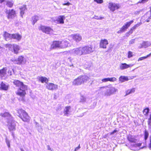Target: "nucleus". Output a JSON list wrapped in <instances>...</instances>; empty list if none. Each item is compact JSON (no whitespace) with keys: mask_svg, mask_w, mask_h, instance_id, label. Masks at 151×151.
<instances>
[{"mask_svg":"<svg viewBox=\"0 0 151 151\" xmlns=\"http://www.w3.org/2000/svg\"><path fill=\"white\" fill-rule=\"evenodd\" d=\"M24 57L22 56H19L17 59V63L18 64H20L22 63L23 61Z\"/></svg>","mask_w":151,"mask_h":151,"instance_id":"7c9ffc66","label":"nucleus"},{"mask_svg":"<svg viewBox=\"0 0 151 151\" xmlns=\"http://www.w3.org/2000/svg\"><path fill=\"white\" fill-rule=\"evenodd\" d=\"M150 14H151V6L150 7Z\"/></svg>","mask_w":151,"mask_h":151,"instance_id":"864d4df0","label":"nucleus"},{"mask_svg":"<svg viewBox=\"0 0 151 151\" xmlns=\"http://www.w3.org/2000/svg\"><path fill=\"white\" fill-rule=\"evenodd\" d=\"M6 13L7 14V17L8 19L12 18L13 16H14L16 14V11L13 9L9 10L8 12L6 11Z\"/></svg>","mask_w":151,"mask_h":151,"instance_id":"4468645a","label":"nucleus"},{"mask_svg":"<svg viewBox=\"0 0 151 151\" xmlns=\"http://www.w3.org/2000/svg\"><path fill=\"white\" fill-rule=\"evenodd\" d=\"M13 83L16 86L19 87L16 92V94L20 97L18 99L19 100V101H25L26 91L27 89V86L24 84L23 82L18 80H14Z\"/></svg>","mask_w":151,"mask_h":151,"instance_id":"f257e3e1","label":"nucleus"},{"mask_svg":"<svg viewBox=\"0 0 151 151\" xmlns=\"http://www.w3.org/2000/svg\"><path fill=\"white\" fill-rule=\"evenodd\" d=\"M141 24L140 23H139L134 25L133 27L131 28V29L133 30V31L135 30L136 29L137 27H138L139 26H140Z\"/></svg>","mask_w":151,"mask_h":151,"instance_id":"4c0bfd02","label":"nucleus"},{"mask_svg":"<svg viewBox=\"0 0 151 151\" xmlns=\"http://www.w3.org/2000/svg\"><path fill=\"white\" fill-rule=\"evenodd\" d=\"M135 91V88H132L130 89H128L126 91L125 95H127L130 93H134Z\"/></svg>","mask_w":151,"mask_h":151,"instance_id":"2f4dec72","label":"nucleus"},{"mask_svg":"<svg viewBox=\"0 0 151 151\" xmlns=\"http://www.w3.org/2000/svg\"><path fill=\"white\" fill-rule=\"evenodd\" d=\"M3 37L6 40L7 39L12 37V35L6 31H5L4 33Z\"/></svg>","mask_w":151,"mask_h":151,"instance_id":"bb28decb","label":"nucleus"},{"mask_svg":"<svg viewBox=\"0 0 151 151\" xmlns=\"http://www.w3.org/2000/svg\"><path fill=\"white\" fill-rule=\"evenodd\" d=\"M6 70L5 68H3L0 70V77L2 78L4 76L6 73Z\"/></svg>","mask_w":151,"mask_h":151,"instance_id":"a878e982","label":"nucleus"},{"mask_svg":"<svg viewBox=\"0 0 151 151\" xmlns=\"http://www.w3.org/2000/svg\"><path fill=\"white\" fill-rule=\"evenodd\" d=\"M71 4L68 1L67 2L65 3H64L63 4V5H67V6H69L70 5H71Z\"/></svg>","mask_w":151,"mask_h":151,"instance_id":"a18cd8bd","label":"nucleus"},{"mask_svg":"<svg viewBox=\"0 0 151 151\" xmlns=\"http://www.w3.org/2000/svg\"><path fill=\"white\" fill-rule=\"evenodd\" d=\"M133 22V20H132L126 22L120 29V30L117 32V33L120 34L127 30L130 26L131 24Z\"/></svg>","mask_w":151,"mask_h":151,"instance_id":"0eeeda50","label":"nucleus"},{"mask_svg":"<svg viewBox=\"0 0 151 151\" xmlns=\"http://www.w3.org/2000/svg\"><path fill=\"white\" fill-rule=\"evenodd\" d=\"M74 52L77 55H85L82 47L77 48L75 50Z\"/></svg>","mask_w":151,"mask_h":151,"instance_id":"f3484780","label":"nucleus"},{"mask_svg":"<svg viewBox=\"0 0 151 151\" xmlns=\"http://www.w3.org/2000/svg\"><path fill=\"white\" fill-rule=\"evenodd\" d=\"M100 89H105L106 91L104 93V95L107 96H110L114 94L117 91V89L111 85L100 87Z\"/></svg>","mask_w":151,"mask_h":151,"instance_id":"20e7f679","label":"nucleus"},{"mask_svg":"<svg viewBox=\"0 0 151 151\" xmlns=\"http://www.w3.org/2000/svg\"><path fill=\"white\" fill-rule=\"evenodd\" d=\"M120 7L119 4H114L112 2L109 3L108 8L112 12H114L116 9L120 8Z\"/></svg>","mask_w":151,"mask_h":151,"instance_id":"9b49d317","label":"nucleus"},{"mask_svg":"<svg viewBox=\"0 0 151 151\" xmlns=\"http://www.w3.org/2000/svg\"><path fill=\"white\" fill-rule=\"evenodd\" d=\"M128 54V58H130L133 56V53L131 51H129Z\"/></svg>","mask_w":151,"mask_h":151,"instance_id":"58836bf2","label":"nucleus"},{"mask_svg":"<svg viewBox=\"0 0 151 151\" xmlns=\"http://www.w3.org/2000/svg\"><path fill=\"white\" fill-rule=\"evenodd\" d=\"M144 139L145 140H146L147 139L149 135L148 131L146 129H145L144 131Z\"/></svg>","mask_w":151,"mask_h":151,"instance_id":"72a5a7b5","label":"nucleus"},{"mask_svg":"<svg viewBox=\"0 0 151 151\" xmlns=\"http://www.w3.org/2000/svg\"><path fill=\"white\" fill-rule=\"evenodd\" d=\"M40 30L41 31L43 32L48 35L53 34L54 30L50 27L41 25L38 27Z\"/></svg>","mask_w":151,"mask_h":151,"instance_id":"423d86ee","label":"nucleus"},{"mask_svg":"<svg viewBox=\"0 0 151 151\" xmlns=\"http://www.w3.org/2000/svg\"><path fill=\"white\" fill-rule=\"evenodd\" d=\"M21 151H24L22 150V149H21Z\"/></svg>","mask_w":151,"mask_h":151,"instance_id":"5fc2aeb1","label":"nucleus"},{"mask_svg":"<svg viewBox=\"0 0 151 151\" xmlns=\"http://www.w3.org/2000/svg\"><path fill=\"white\" fill-rule=\"evenodd\" d=\"M18 116L24 122L29 121L30 117L27 113L22 109H19L17 111Z\"/></svg>","mask_w":151,"mask_h":151,"instance_id":"39448f33","label":"nucleus"},{"mask_svg":"<svg viewBox=\"0 0 151 151\" xmlns=\"http://www.w3.org/2000/svg\"><path fill=\"white\" fill-rule=\"evenodd\" d=\"M108 42L106 39H101V40L99 43L100 47L106 49V45H108Z\"/></svg>","mask_w":151,"mask_h":151,"instance_id":"ddd939ff","label":"nucleus"},{"mask_svg":"<svg viewBox=\"0 0 151 151\" xmlns=\"http://www.w3.org/2000/svg\"><path fill=\"white\" fill-rule=\"evenodd\" d=\"M117 131L116 129H115L113 131L111 132L110 133V135H111L114 134L115 132H118Z\"/></svg>","mask_w":151,"mask_h":151,"instance_id":"37998d69","label":"nucleus"},{"mask_svg":"<svg viewBox=\"0 0 151 151\" xmlns=\"http://www.w3.org/2000/svg\"><path fill=\"white\" fill-rule=\"evenodd\" d=\"M133 31V30L131 28L128 31L126 32L125 34L126 36L127 37H129L130 35L132 33Z\"/></svg>","mask_w":151,"mask_h":151,"instance_id":"c9c22d12","label":"nucleus"},{"mask_svg":"<svg viewBox=\"0 0 151 151\" xmlns=\"http://www.w3.org/2000/svg\"><path fill=\"white\" fill-rule=\"evenodd\" d=\"M38 81L41 82L42 83H47L48 82V79L46 77L43 76H39L37 78Z\"/></svg>","mask_w":151,"mask_h":151,"instance_id":"6ab92c4d","label":"nucleus"},{"mask_svg":"<svg viewBox=\"0 0 151 151\" xmlns=\"http://www.w3.org/2000/svg\"><path fill=\"white\" fill-rule=\"evenodd\" d=\"M39 20V16L37 15H35L33 16L31 18V22L33 25H34L37 22L38 20Z\"/></svg>","mask_w":151,"mask_h":151,"instance_id":"5701e85b","label":"nucleus"},{"mask_svg":"<svg viewBox=\"0 0 151 151\" xmlns=\"http://www.w3.org/2000/svg\"><path fill=\"white\" fill-rule=\"evenodd\" d=\"M142 18L145 22H149L151 19V14L147 12L143 16Z\"/></svg>","mask_w":151,"mask_h":151,"instance_id":"dca6fc26","label":"nucleus"},{"mask_svg":"<svg viewBox=\"0 0 151 151\" xmlns=\"http://www.w3.org/2000/svg\"><path fill=\"white\" fill-rule=\"evenodd\" d=\"M25 9H26V8L24 7L23 8V10H21L20 11V14H21V17H23V16L24 14V11Z\"/></svg>","mask_w":151,"mask_h":151,"instance_id":"ea45409f","label":"nucleus"},{"mask_svg":"<svg viewBox=\"0 0 151 151\" xmlns=\"http://www.w3.org/2000/svg\"><path fill=\"white\" fill-rule=\"evenodd\" d=\"M128 140L132 143H134L136 142V139L131 134H128L127 137Z\"/></svg>","mask_w":151,"mask_h":151,"instance_id":"4be33fe9","label":"nucleus"},{"mask_svg":"<svg viewBox=\"0 0 151 151\" xmlns=\"http://www.w3.org/2000/svg\"><path fill=\"white\" fill-rule=\"evenodd\" d=\"M70 108L71 107L70 106L65 107V109L64 111V113L65 115H68Z\"/></svg>","mask_w":151,"mask_h":151,"instance_id":"c85d7f7f","label":"nucleus"},{"mask_svg":"<svg viewBox=\"0 0 151 151\" xmlns=\"http://www.w3.org/2000/svg\"><path fill=\"white\" fill-rule=\"evenodd\" d=\"M22 36L19 33H14L12 34V38L17 40H20Z\"/></svg>","mask_w":151,"mask_h":151,"instance_id":"b1692460","label":"nucleus"},{"mask_svg":"<svg viewBox=\"0 0 151 151\" xmlns=\"http://www.w3.org/2000/svg\"><path fill=\"white\" fill-rule=\"evenodd\" d=\"M47 88L50 90H55L58 89V86L52 83H50L47 86Z\"/></svg>","mask_w":151,"mask_h":151,"instance_id":"2eb2a0df","label":"nucleus"},{"mask_svg":"<svg viewBox=\"0 0 151 151\" xmlns=\"http://www.w3.org/2000/svg\"><path fill=\"white\" fill-rule=\"evenodd\" d=\"M7 123L8 128L10 131H13L16 129V122L13 119L8 121Z\"/></svg>","mask_w":151,"mask_h":151,"instance_id":"6e6552de","label":"nucleus"},{"mask_svg":"<svg viewBox=\"0 0 151 151\" xmlns=\"http://www.w3.org/2000/svg\"><path fill=\"white\" fill-rule=\"evenodd\" d=\"M137 145L139 147V146H141V143H138V144H137Z\"/></svg>","mask_w":151,"mask_h":151,"instance_id":"603ef678","label":"nucleus"},{"mask_svg":"<svg viewBox=\"0 0 151 151\" xmlns=\"http://www.w3.org/2000/svg\"><path fill=\"white\" fill-rule=\"evenodd\" d=\"M94 1L98 4H101L103 2V0H94Z\"/></svg>","mask_w":151,"mask_h":151,"instance_id":"79ce46f5","label":"nucleus"},{"mask_svg":"<svg viewBox=\"0 0 151 151\" xmlns=\"http://www.w3.org/2000/svg\"><path fill=\"white\" fill-rule=\"evenodd\" d=\"M5 0H0V3H1L4 1Z\"/></svg>","mask_w":151,"mask_h":151,"instance_id":"3c124183","label":"nucleus"},{"mask_svg":"<svg viewBox=\"0 0 151 151\" xmlns=\"http://www.w3.org/2000/svg\"><path fill=\"white\" fill-rule=\"evenodd\" d=\"M90 80V78L86 75H81L78 77L74 79L73 82L74 85H79L82 83L88 81Z\"/></svg>","mask_w":151,"mask_h":151,"instance_id":"7ed1b4c3","label":"nucleus"},{"mask_svg":"<svg viewBox=\"0 0 151 151\" xmlns=\"http://www.w3.org/2000/svg\"><path fill=\"white\" fill-rule=\"evenodd\" d=\"M68 45V42L65 41H53L50 45V49L56 48H62L67 47Z\"/></svg>","mask_w":151,"mask_h":151,"instance_id":"f03ea898","label":"nucleus"},{"mask_svg":"<svg viewBox=\"0 0 151 151\" xmlns=\"http://www.w3.org/2000/svg\"><path fill=\"white\" fill-rule=\"evenodd\" d=\"M72 37L73 40L77 42H78L82 40V37L79 34H76L72 35Z\"/></svg>","mask_w":151,"mask_h":151,"instance_id":"a211bd4d","label":"nucleus"},{"mask_svg":"<svg viewBox=\"0 0 151 151\" xmlns=\"http://www.w3.org/2000/svg\"><path fill=\"white\" fill-rule=\"evenodd\" d=\"M116 80V78L114 77L104 78L102 79V81L103 82H105L108 81L113 82Z\"/></svg>","mask_w":151,"mask_h":151,"instance_id":"393cba45","label":"nucleus"},{"mask_svg":"<svg viewBox=\"0 0 151 151\" xmlns=\"http://www.w3.org/2000/svg\"><path fill=\"white\" fill-rule=\"evenodd\" d=\"M130 65H128L126 63H122L120 66V68L122 70H123L130 67Z\"/></svg>","mask_w":151,"mask_h":151,"instance_id":"cd10ccee","label":"nucleus"},{"mask_svg":"<svg viewBox=\"0 0 151 151\" xmlns=\"http://www.w3.org/2000/svg\"><path fill=\"white\" fill-rule=\"evenodd\" d=\"M65 17L64 15H60L58 16L56 21L59 24H63L64 23V20L65 19Z\"/></svg>","mask_w":151,"mask_h":151,"instance_id":"aec40b11","label":"nucleus"},{"mask_svg":"<svg viewBox=\"0 0 151 151\" xmlns=\"http://www.w3.org/2000/svg\"><path fill=\"white\" fill-rule=\"evenodd\" d=\"M148 147L150 149H151V137L150 138V143L148 145Z\"/></svg>","mask_w":151,"mask_h":151,"instance_id":"49530a36","label":"nucleus"},{"mask_svg":"<svg viewBox=\"0 0 151 151\" xmlns=\"http://www.w3.org/2000/svg\"><path fill=\"white\" fill-rule=\"evenodd\" d=\"M20 9L21 10V9H23V8H20Z\"/></svg>","mask_w":151,"mask_h":151,"instance_id":"6e6d98bb","label":"nucleus"},{"mask_svg":"<svg viewBox=\"0 0 151 151\" xmlns=\"http://www.w3.org/2000/svg\"><path fill=\"white\" fill-rule=\"evenodd\" d=\"M6 4L9 8H12L13 6L14 2L12 0L8 1H6Z\"/></svg>","mask_w":151,"mask_h":151,"instance_id":"c756f323","label":"nucleus"},{"mask_svg":"<svg viewBox=\"0 0 151 151\" xmlns=\"http://www.w3.org/2000/svg\"><path fill=\"white\" fill-rule=\"evenodd\" d=\"M0 116L2 117L5 118L7 120V122L9 120L13 119V117L8 112H5L4 113H1L0 114Z\"/></svg>","mask_w":151,"mask_h":151,"instance_id":"f8f14e48","label":"nucleus"},{"mask_svg":"<svg viewBox=\"0 0 151 151\" xmlns=\"http://www.w3.org/2000/svg\"><path fill=\"white\" fill-rule=\"evenodd\" d=\"M149 0H141L139 1V3H144L147 2Z\"/></svg>","mask_w":151,"mask_h":151,"instance_id":"c03bdc74","label":"nucleus"},{"mask_svg":"<svg viewBox=\"0 0 151 151\" xmlns=\"http://www.w3.org/2000/svg\"><path fill=\"white\" fill-rule=\"evenodd\" d=\"M6 142V144L9 147H10V141L7 138L5 139Z\"/></svg>","mask_w":151,"mask_h":151,"instance_id":"a19ab883","label":"nucleus"},{"mask_svg":"<svg viewBox=\"0 0 151 151\" xmlns=\"http://www.w3.org/2000/svg\"><path fill=\"white\" fill-rule=\"evenodd\" d=\"M149 110L148 108H146L143 110L142 112L144 115L147 116L148 115Z\"/></svg>","mask_w":151,"mask_h":151,"instance_id":"f704fd0d","label":"nucleus"},{"mask_svg":"<svg viewBox=\"0 0 151 151\" xmlns=\"http://www.w3.org/2000/svg\"><path fill=\"white\" fill-rule=\"evenodd\" d=\"M134 40L132 39L129 42V43L130 44H132L134 43Z\"/></svg>","mask_w":151,"mask_h":151,"instance_id":"de8ad7c7","label":"nucleus"},{"mask_svg":"<svg viewBox=\"0 0 151 151\" xmlns=\"http://www.w3.org/2000/svg\"><path fill=\"white\" fill-rule=\"evenodd\" d=\"M151 55V52L145 56H143V57H140L138 58V61H139L140 60H143L146 59L147 57L150 56Z\"/></svg>","mask_w":151,"mask_h":151,"instance_id":"e433bc0d","label":"nucleus"},{"mask_svg":"<svg viewBox=\"0 0 151 151\" xmlns=\"http://www.w3.org/2000/svg\"><path fill=\"white\" fill-rule=\"evenodd\" d=\"M12 46L13 50L12 51V52H14V54H17L19 53V51L20 50V47L19 45L11 44H6V47L10 48Z\"/></svg>","mask_w":151,"mask_h":151,"instance_id":"1a4fd4ad","label":"nucleus"},{"mask_svg":"<svg viewBox=\"0 0 151 151\" xmlns=\"http://www.w3.org/2000/svg\"><path fill=\"white\" fill-rule=\"evenodd\" d=\"M9 86L3 82H1L0 85V89L2 90L7 91L8 90Z\"/></svg>","mask_w":151,"mask_h":151,"instance_id":"412c9836","label":"nucleus"},{"mask_svg":"<svg viewBox=\"0 0 151 151\" xmlns=\"http://www.w3.org/2000/svg\"><path fill=\"white\" fill-rule=\"evenodd\" d=\"M82 47L85 55L93 52L94 50L93 46L91 45L85 46Z\"/></svg>","mask_w":151,"mask_h":151,"instance_id":"9d476101","label":"nucleus"},{"mask_svg":"<svg viewBox=\"0 0 151 151\" xmlns=\"http://www.w3.org/2000/svg\"><path fill=\"white\" fill-rule=\"evenodd\" d=\"M80 148V145H79L78 147H76L74 150V151H76L78 149H79Z\"/></svg>","mask_w":151,"mask_h":151,"instance_id":"09e8293b","label":"nucleus"},{"mask_svg":"<svg viewBox=\"0 0 151 151\" xmlns=\"http://www.w3.org/2000/svg\"><path fill=\"white\" fill-rule=\"evenodd\" d=\"M119 80L122 82H123L125 81H127L129 80L128 77L127 76H121L120 77Z\"/></svg>","mask_w":151,"mask_h":151,"instance_id":"473e14b6","label":"nucleus"},{"mask_svg":"<svg viewBox=\"0 0 151 151\" xmlns=\"http://www.w3.org/2000/svg\"><path fill=\"white\" fill-rule=\"evenodd\" d=\"M47 149L48 150H51V149L49 145L47 146Z\"/></svg>","mask_w":151,"mask_h":151,"instance_id":"8fccbe9b","label":"nucleus"}]
</instances>
